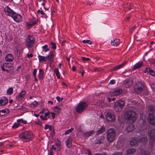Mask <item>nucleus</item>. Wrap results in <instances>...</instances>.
Segmentation results:
<instances>
[{
    "mask_svg": "<svg viewBox=\"0 0 155 155\" xmlns=\"http://www.w3.org/2000/svg\"><path fill=\"white\" fill-rule=\"evenodd\" d=\"M155 110L154 106L150 105L149 106L147 111L149 113L148 117L149 123L152 125L155 124V118L153 115V113Z\"/></svg>",
    "mask_w": 155,
    "mask_h": 155,
    "instance_id": "nucleus-1",
    "label": "nucleus"
},
{
    "mask_svg": "<svg viewBox=\"0 0 155 155\" xmlns=\"http://www.w3.org/2000/svg\"><path fill=\"white\" fill-rule=\"evenodd\" d=\"M19 136L24 141L28 142L33 138V133L31 131H26L19 134Z\"/></svg>",
    "mask_w": 155,
    "mask_h": 155,
    "instance_id": "nucleus-2",
    "label": "nucleus"
},
{
    "mask_svg": "<svg viewBox=\"0 0 155 155\" xmlns=\"http://www.w3.org/2000/svg\"><path fill=\"white\" fill-rule=\"evenodd\" d=\"M106 133V140L109 143L112 142L116 137L115 130L113 128H110L107 130Z\"/></svg>",
    "mask_w": 155,
    "mask_h": 155,
    "instance_id": "nucleus-3",
    "label": "nucleus"
},
{
    "mask_svg": "<svg viewBox=\"0 0 155 155\" xmlns=\"http://www.w3.org/2000/svg\"><path fill=\"white\" fill-rule=\"evenodd\" d=\"M125 116L126 118L132 123H133L134 122L137 118V114L133 110L127 111L125 113Z\"/></svg>",
    "mask_w": 155,
    "mask_h": 155,
    "instance_id": "nucleus-4",
    "label": "nucleus"
},
{
    "mask_svg": "<svg viewBox=\"0 0 155 155\" xmlns=\"http://www.w3.org/2000/svg\"><path fill=\"white\" fill-rule=\"evenodd\" d=\"M35 41L34 36L32 35H28L25 41V45L27 48H31L34 45Z\"/></svg>",
    "mask_w": 155,
    "mask_h": 155,
    "instance_id": "nucleus-5",
    "label": "nucleus"
},
{
    "mask_svg": "<svg viewBox=\"0 0 155 155\" xmlns=\"http://www.w3.org/2000/svg\"><path fill=\"white\" fill-rule=\"evenodd\" d=\"M106 120L107 122H113L115 120L114 114L110 110L107 109L104 113Z\"/></svg>",
    "mask_w": 155,
    "mask_h": 155,
    "instance_id": "nucleus-6",
    "label": "nucleus"
},
{
    "mask_svg": "<svg viewBox=\"0 0 155 155\" xmlns=\"http://www.w3.org/2000/svg\"><path fill=\"white\" fill-rule=\"evenodd\" d=\"M124 105V101L121 100H119L115 102L114 104V109L116 112H119L122 110Z\"/></svg>",
    "mask_w": 155,
    "mask_h": 155,
    "instance_id": "nucleus-7",
    "label": "nucleus"
},
{
    "mask_svg": "<svg viewBox=\"0 0 155 155\" xmlns=\"http://www.w3.org/2000/svg\"><path fill=\"white\" fill-rule=\"evenodd\" d=\"M88 104L84 102H81L76 107V111L78 113L83 112L87 107Z\"/></svg>",
    "mask_w": 155,
    "mask_h": 155,
    "instance_id": "nucleus-8",
    "label": "nucleus"
},
{
    "mask_svg": "<svg viewBox=\"0 0 155 155\" xmlns=\"http://www.w3.org/2000/svg\"><path fill=\"white\" fill-rule=\"evenodd\" d=\"M144 87L143 84L142 82L137 81L134 86V90L136 93L139 94L143 91Z\"/></svg>",
    "mask_w": 155,
    "mask_h": 155,
    "instance_id": "nucleus-9",
    "label": "nucleus"
},
{
    "mask_svg": "<svg viewBox=\"0 0 155 155\" xmlns=\"http://www.w3.org/2000/svg\"><path fill=\"white\" fill-rule=\"evenodd\" d=\"M148 134L150 137V141L149 142L150 145L151 146L152 148L153 146L155 140V130L154 129L149 130L148 131Z\"/></svg>",
    "mask_w": 155,
    "mask_h": 155,
    "instance_id": "nucleus-10",
    "label": "nucleus"
},
{
    "mask_svg": "<svg viewBox=\"0 0 155 155\" xmlns=\"http://www.w3.org/2000/svg\"><path fill=\"white\" fill-rule=\"evenodd\" d=\"M123 90L121 88H118L110 92V94L112 96H117L122 94Z\"/></svg>",
    "mask_w": 155,
    "mask_h": 155,
    "instance_id": "nucleus-11",
    "label": "nucleus"
},
{
    "mask_svg": "<svg viewBox=\"0 0 155 155\" xmlns=\"http://www.w3.org/2000/svg\"><path fill=\"white\" fill-rule=\"evenodd\" d=\"M14 20L17 22H19L22 21V16L20 15L17 14L15 12L11 17Z\"/></svg>",
    "mask_w": 155,
    "mask_h": 155,
    "instance_id": "nucleus-12",
    "label": "nucleus"
},
{
    "mask_svg": "<svg viewBox=\"0 0 155 155\" xmlns=\"http://www.w3.org/2000/svg\"><path fill=\"white\" fill-rule=\"evenodd\" d=\"M4 11L7 15L10 16L11 17L15 13L8 6H7L4 8Z\"/></svg>",
    "mask_w": 155,
    "mask_h": 155,
    "instance_id": "nucleus-13",
    "label": "nucleus"
},
{
    "mask_svg": "<svg viewBox=\"0 0 155 155\" xmlns=\"http://www.w3.org/2000/svg\"><path fill=\"white\" fill-rule=\"evenodd\" d=\"M132 84V79L131 78H130L126 79L123 83L124 86L126 88H128L131 86Z\"/></svg>",
    "mask_w": 155,
    "mask_h": 155,
    "instance_id": "nucleus-14",
    "label": "nucleus"
},
{
    "mask_svg": "<svg viewBox=\"0 0 155 155\" xmlns=\"http://www.w3.org/2000/svg\"><path fill=\"white\" fill-rule=\"evenodd\" d=\"M105 137L104 136H102L97 137L94 141V143L95 144H101L103 142Z\"/></svg>",
    "mask_w": 155,
    "mask_h": 155,
    "instance_id": "nucleus-15",
    "label": "nucleus"
},
{
    "mask_svg": "<svg viewBox=\"0 0 155 155\" xmlns=\"http://www.w3.org/2000/svg\"><path fill=\"white\" fill-rule=\"evenodd\" d=\"M26 93L25 91H21L19 95L16 97V100L19 101L22 100L25 97Z\"/></svg>",
    "mask_w": 155,
    "mask_h": 155,
    "instance_id": "nucleus-16",
    "label": "nucleus"
},
{
    "mask_svg": "<svg viewBox=\"0 0 155 155\" xmlns=\"http://www.w3.org/2000/svg\"><path fill=\"white\" fill-rule=\"evenodd\" d=\"M8 101L7 98L5 97L0 98V106H5L7 104Z\"/></svg>",
    "mask_w": 155,
    "mask_h": 155,
    "instance_id": "nucleus-17",
    "label": "nucleus"
},
{
    "mask_svg": "<svg viewBox=\"0 0 155 155\" xmlns=\"http://www.w3.org/2000/svg\"><path fill=\"white\" fill-rule=\"evenodd\" d=\"M139 143V138L137 137H134L133 138L130 142L131 145H137Z\"/></svg>",
    "mask_w": 155,
    "mask_h": 155,
    "instance_id": "nucleus-18",
    "label": "nucleus"
},
{
    "mask_svg": "<svg viewBox=\"0 0 155 155\" xmlns=\"http://www.w3.org/2000/svg\"><path fill=\"white\" fill-rule=\"evenodd\" d=\"M14 58L11 54H7L5 58V60L6 61L10 62L14 60Z\"/></svg>",
    "mask_w": 155,
    "mask_h": 155,
    "instance_id": "nucleus-19",
    "label": "nucleus"
},
{
    "mask_svg": "<svg viewBox=\"0 0 155 155\" xmlns=\"http://www.w3.org/2000/svg\"><path fill=\"white\" fill-rule=\"evenodd\" d=\"M72 141V138L70 136L69 137L66 142V145L68 148H70L71 147Z\"/></svg>",
    "mask_w": 155,
    "mask_h": 155,
    "instance_id": "nucleus-20",
    "label": "nucleus"
},
{
    "mask_svg": "<svg viewBox=\"0 0 155 155\" xmlns=\"http://www.w3.org/2000/svg\"><path fill=\"white\" fill-rule=\"evenodd\" d=\"M37 22L36 21H32L29 22H26V24L27 27L29 28H30L35 25L37 23Z\"/></svg>",
    "mask_w": 155,
    "mask_h": 155,
    "instance_id": "nucleus-21",
    "label": "nucleus"
},
{
    "mask_svg": "<svg viewBox=\"0 0 155 155\" xmlns=\"http://www.w3.org/2000/svg\"><path fill=\"white\" fill-rule=\"evenodd\" d=\"M120 43V40L119 39L116 38L113 41H112L111 42V45L117 46H118Z\"/></svg>",
    "mask_w": 155,
    "mask_h": 155,
    "instance_id": "nucleus-22",
    "label": "nucleus"
},
{
    "mask_svg": "<svg viewBox=\"0 0 155 155\" xmlns=\"http://www.w3.org/2000/svg\"><path fill=\"white\" fill-rule=\"evenodd\" d=\"M139 139V142L145 144L147 142V139L146 136H144L143 137H140Z\"/></svg>",
    "mask_w": 155,
    "mask_h": 155,
    "instance_id": "nucleus-23",
    "label": "nucleus"
},
{
    "mask_svg": "<svg viewBox=\"0 0 155 155\" xmlns=\"http://www.w3.org/2000/svg\"><path fill=\"white\" fill-rule=\"evenodd\" d=\"M54 51H50L49 54L47 56V58L49 59L50 60H52L54 57Z\"/></svg>",
    "mask_w": 155,
    "mask_h": 155,
    "instance_id": "nucleus-24",
    "label": "nucleus"
},
{
    "mask_svg": "<svg viewBox=\"0 0 155 155\" xmlns=\"http://www.w3.org/2000/svg\"><path fill=\"white\" fill-rule=\"evenodd\" d=\"M13 64L11 63H5L3 64L2 65H1L2 68H10L13 67Z\"/></svg>",
    "mask_w": 155,
    "mask_h": 155,
    "instance_id": "nucleus-25",
    "label": "nucleus"
},
{
    "mask_svg": "<svg viewBox=\"0 0 155 155\" xmlns=\"http://www.w3.org/2000/svg\"><path fill=\"white\" fill-rule=\"evenodd\" d=\"M134 129V126L132 124H129L126 128V130L128 132L132 131Z\"/></svg>",
    "mask_w": 155,
    "mask_h": 155,
    "instance_id": "nucleus-26",
    "label": "nucleus"
},
{
    "mask_svg": "<svg viewBox=\"0 0 155 155\" xmlns=\"http://www.w3.org/2000/svg\"><path fill=\"white\" fill-rule=\"evenodd\" d=\"M55 146L57 147L58 149L59 150L61 147V141L57 139L55 142Z\"/></svg>",
    "mask_w": 155,
    "mask_h": 155,
    "instance_id": "nucleus-27",
    "label": "nucleus"
},
{
    "mask_svg": "<svg viewBox=\"0 0 155 155\" xmlns=\"http://www.w3.org/2000/svg\"><path fill=\"white\" fill-rule=\"evenodd\" d=\"M9 110L7 109H5L2 110H0V115L3 116L5 115V114L8 113Z\"/></svg>",
    "mask_w": 155,
    "mask_h": 155,
    "instance_id": "nucleus-28",
    "label": "nucleus"
},
{
    "mask_svg": "<svg viewBox=\"0 0 155 155\" xmlns=\"http://www.w3.org/2000/svg\"><path fill=\"white\" fill-rule=\"evenodd\" d=\"M38 58L40 62H43L46 61L48 58L47 57H44L40 55L38 56Z\"/></svg>",
    "mask_w": 155,
    "mask_h": 155,
    "instance_id": "nucleus-29",
    "label": "nucleus"
},
{
    "mask_svg": "<svg viewBox=\"0 0 155 155\" xmlns=\"http://www.w3.org/2000/svg\"><path fill=\"white\" fill-rule=\"evenodd\" d=\"M105 130V127L104 126H102L97 131L96 134L97 135L102 134Z\"/></svg>",
    "mask_w": 155,
    "mask_h": 155,
    "instance_id": "nucleus-30",
    "label": "nucleus"
},
{
    "mask_svg": "<svg viewBox=\"0 0 155 155\" xmlns=\"http://www.w3.org/2000/svg\"><path fill=\"white\" fill-rule=\"evenodd\" d=\"M94 134V132L93 131H90L84 133L83 135L84 137H88L91 136V135Z\"/></svg>",
    "mask_w": 155,
    "mask_h": 155,
    "instance_id": "nucleus-31",
    "label": "nucleus"
},
{
    "mask_svg": "<svg viewBox=\"0 0 155 155\" xmlns=\"http://www.w3.org/2000/svg\"><path fill=\"white\" fill-rule=\"evenodd\" d=\"M143 63L142 61H139L136 64L133 68H140L143 67Z\"/></svg>",
    "mask_w": 155,
    "mask_h": 155,
    "instance_id": "nucleus-32",
    "label": "nucleus"
},
{
    "mask_svg": "<svg viewBox=\"0 0 155 155\" xmlns=\"http://www.w3.org/2000/svg\"><path fill=\"white\" fill-rule=\"evenodd\" d=\"M44 72L42 69H40L39 70V78L40 79H42L43 77Z\"/></svg>",
    "mask_w": 155,
    "mask_h": 155,
    "instance_id": "nucleus-33",
    "label": "nucleus"
},
{
    "mask_svg": "<svg viewBox=\"0 0 155 155\" xmlns=\"http://www.w3.org/2000/svg\"><path fill=\"white\" fill-rule=\"evenodd\" d=\"M135 151V150L133 148H130L127 151V153L128 154H131L133 153Z\"/></svg>",
    "mask_w": 155,
    "mask_h": 155,
    "instance_id": "nucleus-34",
    "label": "nucleus"
},
{
    "mask_svg": "<svg viewBox=\"0 0 155 155\" xmlns=\"http://www.w3.org/2000/svg\"><path fill=\"white\" fill-rule=\"evenodd\" d=\"M127 61H125L120 64L114 67L113 68H120L121 67H124V65L126 64L127 63Z\"/></svg>",
    "mask_w": 155,
    "mask_h": 155,
    "instance_id": "nucleus-35",
    "label": "nucleus"
},
{
    "mask_svg": "<svg viewBox=\"0 0 155 155\" xmlns=\"http://www.w3.org/2000/svg\"><path fill=\"white\" fill-rule=\"evenodd\" d=\"M13 92V89L12 87H10L7 91V93L8 95L12 94Z\"/></svg>",
    "mask_w": 155,
    "mask_h": 155,
    "instance_id": "nucleus-36",
    "label": "nucleus"
},
{
    "mask_svg": "<svg viewBox=\"0 0 155 155\" xmlns=\"http://www.w3.org/2000/svg\"><path fill=\"white\" fill-rule=\"evenodd\" d=\"M54 72L56 74L57 78L58 79L60 78V73L58 70V68H55L54 70Z\"/></svg>",
    "mask_w": 155,
    "mask_h": 155,
    "instance_id": "nucleus-37",
    "label": "nucleus"
},
{
    "mask_svg": "<svg viewBox=\"0 0 155 155\" xmlns=\"http://www.w3.org/2000/svg\"><path fill=\"white\" fill-rule=\"evenodd\" d=\"M38 102L36 101H35L32 103L30 104L29 105L31 107H36L38 105Z\"/></svg>",
    "mask_w": 155,
    "mask_h": 155,
    "instance_id": "nucleus-38",
    "label": "nucleus"
},
{
    "mask_svg": "<svg viewBox=\"0 0 155 155\" xmlns=\"http://www.w3.org/2000/svg\"><path fill=\"white\" fill-rule=\"evenodd\" d=\"M17 121V123H19L20 124L21 122L24 124H26L27 123V121L26 120H23L22 119H18Z\"/></svg>",
    "mask_w": 155,
    "mask_h": 155,
    "instance_id": "nucleus-39",
    "label": "nucleus"
},
{
    "mask_svg": "<svg viewBox=\"0 0 155 155\" xmlns=\"http://www.w3.org/2000/svg\"><path fill=\"white\" fill-rule=\"evenodd\" d=\"M48 47V46L46 45L42 46V48L44 52H46L49 50V48Z\"/></svg>",
    "mask_w": 155,
    "mask_h": 155,
    "instance_id": "nucleus-40",
    "label": "nucleus"
},
{
    "mask_svg": "<svg viewBox=\"0 0 155 155\" xmlns=\"http://www.w3.org/2000/svg\"><path fill=\"white\" fill-rule=\"evenodd\" d=\"M20 125V123H15L12 126V128L13 129H15L19 127Z\"/></svg>",
    "mask_w": 155,
    "mask_h": 155,
    "instance_id": "nucleus-41",
    "label": "nucleus"
},
{
    "mask_svg": "<svg viewBox=\"0 0 155 155\" xmlns=\"http://www.w3.org/2000/svg\"><path fill=\"white\" fill-rule=\"evenodd\" d=\"M73 130L74 128H71V129L66 131L65 132L64 134L65 135L69 134Z\"/></svg>",
    "mask_w": 155,
    "mask_h": 155,
    "instance_id": "nucleus-42",
    "label": "nucleus"
},
{
    "mask_svg": "<svg viewBox=\"0 0 155 155\" xmlns=\"http://www.w3.org/2000/svg\"><path fill=\"white\" fill-rule=\"evenodd\" d=\"M81 59L83 62L88 61L91 60L90 58L84 57H81Z\"/></svg>",
    "mask_w": 155,
    "mask_h": 155,
    "instance_id": "nucleus-43",
    "label": "nucleus"
},
{
    "mask_svg": "<svg viewBox=\"0 0 155 155\" xmlns=\"http://www.w3.org/2000/svg\"><path fill=\"white\" fill-rule=\"evenodd\" d=\"M82 42L84 43H87L89 45H91L92 43V41L90 40H84L82 41Z\"/></svg>",
    "mask_w": 155,
    "mask_h": 155,
    "instance_id": "nucleus-44",
    "label": "nucleus"
},
{
    "mask_svg": "<svg viewBox=\"0 0 155 155\" xmlns=\"http://www.w3.org/2000/svg\"><path fill=\"white\" fill-rule=\"evenodd\" d=\"M49 112L46 113L45 114V116L44 117V120H46L48 118H49Z\"/></svg>",
    "mask_w": 155,
    "mask_h": 155,
    "instance_id": "nucleus-45",
    "label": "nucleus"
},
{
    "mask_svg": "<svg viewBox=\"0 0 155 155\" xmlns=\"http://www.w3.org/2000/svg\"><path fill=\"white\" fill-rule=\"evenodd\" d=\"M149 74H151L152 76H155V71L150 68L149 70Z\"/></svg>",
    "mask_w": 155,
    "mask_h": 155,
    "instance_id": "nucleus-46",
    "label": "nucleus"
},
{
    "mask_svg": "<svg viewBox=\"0 0 155 155\" xmlns=\"http://www.w3.org/2000/svg\"><path fill=\"white\" fill-rule=\"evenodd\" d=\"M61 108L58 107H55L54 108V111L55 112H59L60 111Z\"/></svg>",
    "mask_w": 155,
    "mask_h": 155,
    "instance_id": "nucleus-47",
    "label": "nucleus"
},
{
    "mask_svg": "<svg viewBox=\"0 0 155 155\" xmlns=\"http://www.w3.org/2000/svg\"><path fill=\"white\" fill-rule=\"evenodd\" d=\"M51 48L52 49H55L56 48V45L53 42H51Z\"/></svg>",
    "mask_w": 155,
    "mask_h": 155,
    "instance_id": "nucleus-48",
    "label": "nucleus"
},
{
    "mask_svg": "<svg viewBox=\"0 0 155 155\" xmlns=\"http://www.w3.org/2000/svg\"><path fill=\"white\" fill-rule=\"evenodd\" d=\"M52 127L51 126H49L48 124H46L45 126V129L46 130L48 129H49L50 130H51Z\"/></svg>",
    "mask_w": 155,
    "mask_h": 155,
    "instance_id": "nucleus-49",
    "label": "nucleus"
},
{
    "mask_svg": "<svg viewBox=\"0 0 155 155\" xmlns=\"http://www.w3.org/2000/svg\"><path fill=\"white\" fill-rule=\"evenodd\" d=\"M37 13L38 14L40 13L42 15H44L45 14V13L43 12L41 8H40V9L38 11Z\"/></svg>",
    "mask_w": 155,
    "mask_h": 155,
    "instance_id": "nucleus-50",
    "label": "nucleus"
},
{
    "mask_svg": "<svg viewBox=\"0 0 155 155\" xmlns=\"http://www.w3.org/2000/svg\"><path fill=\"white\" fill-rule=\"evenodd\" d=\"M56 98L57 99V101L59 102H60V101H61L63 100V98H61L59 96L57 97Z\"/></svg>",
    "mask_w": 155,
    "mask_h": 155,
    "instance_id": "nucleus-51",
    "label": "nucleus"
},
{
    "mask_svg": "<svg viewBox=\"0 0 155 155\" xmlns=\"http://www.w3.org/2000/svg\"><path fill=\"white\" fill-rule=\"evenodd\" d=\"M136 28V26H134L132 28L130 29V33H132L134 31V30Z\"/></svg>",
    "mask_w": 155,
    "mask_h": 155,
    "instance_id": "nucleus-52",
    "label": "nucleus"
},
{
    "mask_svg": "<svg viewBox=\"0 0 155 155\" xmlns=\"http://www.w3.org/2000/svg\"><path fill=\"white\" fill-rule=\"evenodd\" d=\"M40 2H43L41 4V5L43 6H44L45 5V3L46 2V0H38Z\"/></svg>",
    "mask_w": 155,
    "mask_h": 155,
    "instance_id": "nucleus-53",
    "label": "nucleus"
},
{
    "mask_svg": "<svg viewBox=\"0 0 155 155\" xmlns=\"http://www.w3.org/2000/svg\"><path fill=\"white\" fill-rule=\"evenodd\" d=\"M112 155H123V154L121 152H118L113 153Z\"/></svg>",
    "mask_w": 155,
    "mask_h": 155,
    "instance_id": "nucleus-54",
    "label": "nucleus"
},
{
    "mask_svg": "<svg viewBox=\"0 0 155 155\" xmlns=\"http://www.w3.org/2000/svg\"><path fill=\"white\" fill-rule=\"evenodd\" d=\"M2 70L3 71H6L8 73H9V72H10L11 73V70H8V69H5V68H2Z\"/></svg>",
    "mask_w": 155,
    "mask_h": 155,
    "instance_id": "nucleus-55",
    "label": "nucleus"
},
{
    "mask_svg": "<svg viewBox=\"0 0 155 155\" xmlns=\"http://www.w3.org/2000/svg\"><path fill=\"white\" fill-rule=\"evenodd\" d=\"M27 57L28 58H32L33 57V55L32 53H31L30 54H27Z\"/></svg>",
    "mask_w": 155,
    "mask_h": 155,
    "instance_id": "nucleus-56",
    "label": "nucleus"
},
{
    "mask_svg": "<svg viewBox=\"0 0 155 155\" xmlns=\"http://www.w3.org/2000/svg\"><path fill=\"white\" fill-rule=\"evenodd\" d=\"M79 72L81 74V75L82 77H83L84 74V70L83 69H81V70H80Z\"/></svg>",
    "mask_w": 155,
    "mask_h": 155,
    "instance_id": "nucleus-57",
    "label": "nucleus"
},
{
    "mask_svg": "<svg viewBox=\"0 0 155 155\" xmlns=\"http://www.w3.org/2000/svg\"><path fill=\"white\" fill-rule=\"evenodd\" d=\"M36 72L37 70L36 69H34L33 71V74L34 77L36 76Z\"/></svg>",
    "mask_w": 155,
    "mask_h": 155,
    "instance_id": "nucleus-58",
    "label": "nucleus"
},
{
    "mask_svg": "<svg viewBox=\"0 0 155 155\" xmlns=\"http://www.w3.org/2000/svg\"><path fill=\"white\" fill-rule=\"evenodd\" d=\"M115 83V80H111L109 83V84H113Z\"/></svg>",
    "mask_w": 155,
    "mask_h": 155,
    "instance_id": "nucleus-59",
    "label": "nucleus"
},
{
    "mask_svg": "<svg viewBox=\"0 0 155 155\" xmlns=\"http://www.w3.org/2000/svg\"><path fill=\"white\" fill-rule=\"evenodd\" d=\"M56 149V147H55L54 145H52L50 148L51 150H55Z\"/></svg>",
    "mask_w": 155,
    "mask_h": 155,
    "instance_id": "nucleus-60",
    "label": "nucleus"
},
{
    "mask_svg": "<svg viewBox=\"0 0 155 155\" xmlns=\"http://www.w3.org/2000/svg\"><path fill=\"white\" fill-rule=\"evenodd\" d=\"M35 123L36 124H38L39 126H41L42 124L39 121H38L37 122H35Z\"/></svg>",
    "mask_w": 155,
    "mask_h": 155,
    "instance_id": "nucleus-61",
    "label": "nucleus"
},
{
    "mask_svg": "<svg viewBox=\"0 0 155 155\" xmlns=\"http://www.w3.org/2000/svg\"><path fill=\"white\" fill-rule=\"evenodd\" d=\"M150 68H145L144 72L145 73L148 72L149 74V70H150Z\"/></svg>",
    "mask_w": 155,
    "mask_h": 155,
    "instance_id": "nucleus-62",
    "label": "nucleus"
},
{
    "mask_svg": "<svg viewBox=\"0 0 155 155\" xmlns=\"http://www.w3.org/2000/svg\"><path fill=\"white\" fill-rule=\"evenodd\" d=\"M51 113L52 114V118H53V119H54L55 118V113L54 112H51Z\"/></svg>",
    "mask_w": 155,
    "mask_h": 155,
    "instance_id": "nucleus-63",
    "label": "nucleus"
},
{
    "mask_svg": "<svg viewBox=\"0 0 155 155\" xmlns=\"http://www.w3.org/2000/svg\"><path fill=\"white\" fill-rule=\"evenodd\" d=\"M87 154L88 155H92L91 153V152L89 150H87Z\"/></svg>",
    "mask_w": 155,
    "mask_h": 155,
    "instance_id": "nucleus-64",
    "label": "nucleus"
}]
</instances>
